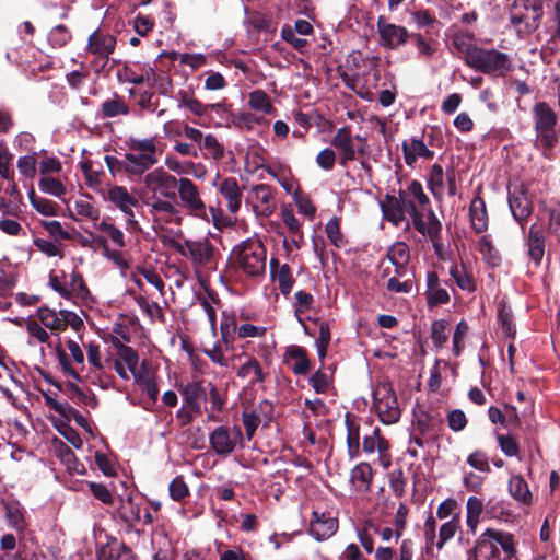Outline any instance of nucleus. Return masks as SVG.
<instances>
[{"mask_svg":"<svg viewBox=\"0 0 560 560\" xmlns=\"http://www.w3.org/2000/svg\"><path fill=\"white\" fill-rule=\"evenodd\" d=\"M143 182L148 190L153 194L147 207L154 230L171 231L173 226H180L184 214L175 192L179 178L162 167H156L145 174Z\"/></svg>","mask_w":560,"mask_h":560,"instance_id":"obj_1","label":"nucleus"},{"mask_svg":"<svg viewBox=\"0 0 560 560\" xmlns=\"http://www.w3.org/2000/svg\"><path fill=\"white\" fill-rule=\"evenodd\" d=\"M159 142L156 136L150 138L130 137L126 141L130 151L127 153V170L129 175L141 176L159 162V155L161 153Z\"/></svg>","mask_w":560,"mask_h":560,"instance_id":"obj_2","label":"nucleus"},{"mask_svg":"<svg viewBox=\"0 0 560 560\" xmlns=\"http://www.w3.org/2000/svg\"><path fill=\"white\" fill-rule=\"evenodd\" d=\"M230 259L250 277H258L266 270V248L255 238L245 240L236 245L230 254Z\"/></svg>","mask_w":560,"mask_h":560,"instance_id":"obj_3","label":"nucleus"},{"mask_svg":"<svg viewBox=\"0 0 560 560\" xmlns=\"http://www.w3.org/2000/svg\"><path fill=\"white\" fill-rule=\"evenodd\" d=\"M465 62L486 74H504L511 70L510 57L495 49L469 48L465 55Z\"/></svg>","mask_w":560,"mask_h":560,"instance_id":"obj_4","label":"nucleus"},{"mask_svg":"<svg viewBox=\"0 0 560 560\" xmlns=\"http://www.w3.org/2000/svg\"><path fill=\"white\" fill-rule=\"evenodd\" d=\"M535 130L537 133L536 143L545 150H552L558 142L555 131L557 115L545 102L537 103L533 108Z\"/></svg>","mask_w":560,"mask_h":560,"instance_id":"obj_5","label":"nucleus"},{"mask_svg":"<svg viewBox=\"0 0 560 560\" xmlns=\"http://www.w3.org/2000/svg\"><path fill=\"white\" fill-rule=\"evenodd\" d=\"M542 16V4L540 0H514L510 20L520 33L534 32Z\"/></svg>","mask_w":560,"mask_h":560,"instance_id":"obj_6","label":"nucleus"},{"mask_svg":"<svg viewBox=\"0 0 560 560\" xmlns=\"http://www.w3.org/2000/svg\"><path fill=\"white\" fill-rule=\"evenodd\" d=\"M177 194L179 199L178 205L183 214L185 210L194 218L209 220L208 207L201 198V191L190 178H179Z\"/></svg>","mask_w":560,"mask_h":560,"instance_id":"obj_7","label":"nucleus"},{"mask_svg":"<svg viewBox=\"0 0 560 560\" xmlns=\"http://www.w3.org/2000/svg\"><path fill=\"white\" fill-rule=\"evenodd\" d=\"M104 200L113 205L116 209L126 215V230L129 232H140L141 228L136 219L133 208L139 205L138 199L132 196L125 186L113 185L104 195Z\"/></svg>","mask_w":560,"mask_h":560,"instance_id":"obj_8","label":"nucleus"},{"mask_svg":"<svg viewBox=\"0 0 560 560\" xmlns=\"http://www.w3.org/2000/svg\"><path fill=\"white\" fill-rule=\"evenodd\" d=\"M36 317L51 335H59L68 326L78 330L83 325L82 319L68 310L56 311L47 306H40L36 311Z\"/></svg>","mask_w":560,"mask_h":560,"instance_id":"obj_9","label":"nucleus"},{"mask_svg":"<svg viewBox=\"0 0 560 560\" xmlns=\"http://www.w3.org/2000/svg\"><path fill=\"white\" fill-rule=\"evenodd\" d=\"M243 442V433L237 425H220L209 435V443L213 452L220 456H226Z\"/></svg>","mask_w":560,"mask_h":560,"instance_id":"obj_10","label":"nucleus"},{"mask_svg":"<svg viewBox=\"0 0 560 560\" xmlns=\"http://www.w3.org/2000/svg\"><path fill=\"white\" fill-rule=\"evenodd\" d=\"M374 407L380 420L385 424H392L399 420L400 410L397 398L390 386L383 384L374 392Z\"/></svg>","mask_w":560,"mask_h":560,"instance_id":"obj_11","label":"nucleus"},{"mask_svg":"<svg viewBox=\"0 0 560 560\" xmlns=\"http://www.w3.org/2000/svg\"><path fill=\"white\" fill-rule=\"evenodd\" d=\"M176 250L199 267L212 268L213 247L208 240L185 241L175 245Z\"/></svg>","mask_w":560,"mask_h":560,"instance_id":"obj_12","label":"nucleus"},{"mask_svg":"<svg viewBox=\"0 0 560 560\" xmlns=\"http://www.w3.org/2000/svg\"><path fill=\"white\" fill-rule=\"evenodd\" d=\"M377 33L381 46L393 50L405 45L410 37V34L405 26L389 23L384 16H380L377 19Z\"/></svg>","mask_w":560,"mask_h":560,"instance_id":"obj_13","label":"nucleus"},{"mask_svg":"<svg viewBox=\"0 0 560 560\" xmlns=\"http://www.w3.org/2000/svg\"><path fill=\"white\" fill-rule=\"evenodd\" d=\"M447 184L448 195L456 194L455 173L454 171L444 172L440 164H433L428 177V186L436 200H442Z\"/></svg>","mask_w":560,"mask_h":560,"instance_id":"obj_14","label":"nucleus"},{"mask_svg":"<svg viewBox=\"0 0 560 560\" xmlns=\"http://www.w3.org/2000/svg\"><path fill=\"white\" fill-rule=\"evenodd\" d=\"M249 202L256 215L264 218L271 215L277 208L271 188L264 184L256 185L250 189Z\"/></svg>","mask_w":560,"mask_h":560,"instance_id":"obj_15","label":"nucleus"},{"mask_svg":"<svg viewBox=\"0 0 560 560\" xmlns=\"http://www.w3.org/2000/svg\"><path fill=\"white\" fill-rule=\"evenodd\" d=\"M362 450L366 454H373L375 451L378 453V463L387 469L392 465V455L389 452L388 441L381 435L378 428H375L371 435L363 438Z\"/></svg>","mask_w":560,"mask_h":560,"instance_id":"obj_16","label":"nucleus"},{"mask_svg":"<svg viewBox=\"0 0 560 560\" xmlns=\"http://www.w3.org/2000/svg\"><path fill=\"white\" fill-rule=\"evenodd\" d=\"M330 143L335 149L338 150L340 163L342 165H346L349 161H353L355 159L357 152L360 154L365 153L363 148H354L351 131L348 127L337 129Z\"/></svg>","mask_w":560,"mask_h":560,"instance_id":"obj_17","label":"nucleus"},{"mask_svg":"<svg viewBox=\"0 0 560 560\" xmlns=\"http://www.w3.org/2000/svg\"><path fill=\"white\" fill-rule=\"evenodd\" d=\"M338 528V521L330 513L313 512V517L310 522V534L316 540H325L331 537Z\"/></svg>","mask_w":560,"mask_h":560,"instance_id":"obj_18","label":"nucleus"},{"mask_svg":"<svg viewBox=\"0 0 560 560\" xmlns=\"http://www.w3.org/2000/svg\"><path fill=\"white\" fill-rule=\"evenodd\" d=\"M14 323L24 327L26 330L27 345L34 346L36 343H40L46 345L48 348H52L51 334L37 318H21L15 319Z\"/></svg>","mask_w":560,"mask_h":560,"instance_id":"obj_19","label":"nucleus"},{"mask_svg":"<svg viewBox=\"0 0 560 560\" xmlns=\"http://www.w3.org/2000/svg\"><path fill=\"white\" fill-rule=\"evenodd\" d=\"M412 224L419 233L428 236L433 243L440 240L442 224L431 208L415 218Z\"/></svg>","mask_w":560,"mask_h":560,"instance_id":"obj_20","label":"nucleus"},{"mask_svg":"<svg viewBox=\"0 0 560 560\" xmlns=\"http://www.w3.org/2000/svg\"><path fill=\"white\" fill-rule=\"evenodd\" d=\"M116 38L100 30L94 31L88 40L86 51L103 59H107L114 51Z\"/></svg>","mask_w":560,"mask_h":560,"instance_id":"obj_21","label":"nucleus"},{"mask_svg":"<svg viewBox=\"0 0 560 560\" xmlns=\"http://www.w3.org/2000/svg\"><path fill=\"white\" fill-rule=\"evenodd\" d=\"M236 376L244 381L249 387L262 384L267 378L260 363L254 357L245 355V361L236 371Z\"/></svg>","mask_w":560,"mask_h":560,"instance_id":"obj_22","label":"nucleus"},{"mask_svg":"<svg viewBox=\"0 0 560 560\" xmlns=\"http://www.w3.org/2000/svg\"><path fill=\"white\" fill-rule=\"evenodd\" d=\"M401 149L405 163L408 166H413L418 159L431 160L434 156V152L427 147L422 139L417 137L402 141Z\"/></svg>","mask_w":560,"mask_h":560,"instance_id":"obj_23","label":"nucleus"},{"mask_svg":"<svg viewBox=\"0 0 560 560\" xmlns=\"http://www.w3.org/2000/svg\"><path fill=\"white\" fill-rule=\"evenodd\" d=\"M509 206L514 219L520 223H523L532 212V202L523 188H515L510 192Z\"/></svg>","mask_w":560,"mask_h":560,"instance_id":"obj_24","label":"nucleus"},{"mask_svg":"<svg viewBox=\"0 0 560 560\" xmlns=\"http://www.w3.org/2000/svg\"><path fill=\"white\" fill-rule=\"evenodd\" d=\"M180 394L184 398L185 406L190 413H201V401L206 400L207 394L205 388L198 382H190L186 384L182 389Z\"/></svg>","mask_w":560,"mask_h":560,"instance_id":"obj_25","label":"nucleus"},{"mask_svg":"<svg viewBox=\"0 0 560 560\" xmlns=\"http://www.w3.org/2000/svg\"><path fill=\"white\" fill-rule=\"evenodd\" d=\"M219 192L225 199L231 213H236L242 205V191L235 178H224L219 185Z\"/></svg>","mask_w":560,"mask_h":560,"instance_id":"obj_26","label":"nucleus"},{"mask_svg":"<svg viewBox=\"0 0 560 560\" xmlns=\"http://www.w3.org/2000/svg\"><path fill=\"white\" fill-rule=\"evenodd\" d=\"M69 217L77 221L96 222L100 219V210L91 201L84 198L75 199L72 206H68Z\"/></svg>","mask_w":560,"mask_h":560,"instance_id":"obj_27","label":"nucleus"},{"mask_svg":"<svg viewBox=\"0 0 560 560\" xmlns=\"http://www.w3.org/2000/svg\"><path fill=\"white\" fill-rule=\"evenodd\" d=\"M345 423L347 427V451L349 457L353 459L360 455V422L355 416L347 413Z\"/></svg>","mask_w":560,"mask_h":560,"instance_id":"obj_28","label":"nucleus"},{"mask_svg":"<svg viewBox=\"0 0 560 560\" xmlns=\"http://www.w3.org/2000/svg\"><path fill=\"white\" fill-rule=\"evenodd\" d=\"M380 206L384 219L392 222L395 226H399L405 221V213L398 196L386 195L381 200Z\"/></svg>","mask_w":560,"mask_h":560,"instance_id":"obj_29","label":"nucleus"},{"mask_svg":"<svg viewBox=\"0 0 560 560\" xmlns=\"http://www.w3.org/2000/svg\"><path fill=\"white\" fill-rule=\"evenodd\" d=\"M373 470L368 463H360L351 470V483L355 491L368 492L371 489Z\"/></svg>","mask_w":560,"mask_h":560,"instance_id":"obj_30","label":"nucleus"},{"mask_svg":"<svg viewBox=\"0 0 560 560\" xmlns=\"http://www.w3.org/2000/svg\"><path fill=\"white\" fill-rule=\"evenodd\" d=\"M469 215L471 226L477 233L485 232L488 229V214L486 203L482 198L475 197L471 200Z\"/></svg>","mask_w":560,"mask_h":560,"instance_id":"obj_31","label":"nucleus"},{"mask_svg":"<svg viewBox=\"0 0 560 560\" xmlns=\"http://www.w3.org/2000/svg\"><path fill=\"white\" fill-rule=\"evenodd\" d=\"M483 534L493 541L498 548L500 547L502 549L504 557L512 559L515 556L516 549L512 534L494 528H487Z\"/></svg>","mask_w":560,"mask_h":560,"instance_id":"obj_32","label":"nucleus"},{"mask_svg":"<svg viewBox=\"0 0 560 560\" xmlns=\"http://www.w3.org/2000/svg\"><path fill=\"white\" fill-rule=\"evenodd\" d=\"M234 125L242 130L254 131L257 130L258 127H268L269 121L265 116L255 112L243 110L236 114Z\"/></svg>","mask_w":560,"mask_h":560,"instance_id":"obj_33","label":"nucleus"},{"mask_svg":"<svg viewBox=\"0 0 560 560\" xmlns=\"http://www.w3.org/2000/svg\"><path fill=\"white\" fill-rule=\"evenodd\" d=\"M248 106L253 112L262 116L276 114L270 96L262 90H255L249 93Z\"/></svg>","mask_w":560,"mask_h":560,"instance_id":"obj_34","label":"nucleus"},{"mask_svg":"<svg viewBox=\"0 0 560 560\" xmlns=\"http://www.w3.org/2000/svg\"><path fill=\"white\" fill-rule=\"evenodd\" d=\"M476 560H501V551L483 533L479 536L475 546Z\"/></svg>","mask_w":560,"mask_h":560,"instance_id":"obj_35","label":"nucleus"},{"mask_svg":"<svg viewBox=\"0 0 560 560\" xmlns=\"http://www.w3.org/2000/svg\"><path fill=\"white\" fill-rule=\"evenodd\" d=\"M287 357L294 361L292 371L298 375H306L311 370V362L304 348L291 346L287 349Z\"/></svg>","mask_w":560,"mask_h":560,"instance_id":"obj_36","label":"nucleus"},{"mask_svg":"<svg viewBox=\"0 0 560 560\" xmlns=\"http://www.w3.org/2000/svg\"><path fill=\"white\" fill-rule=\"evenodd\" d=\"M117 348V359H120V362L126 365L129 372L133 375L136 382L140 381V373L138 371L139 355L138 353L128 346H125L120 342L116 345Z\"/></svg>","mask_w":560,"mask_h":560,"instance_id":"obj_37","label":"nucleus"},{"mask_svg":"<svg viewBox=\"0 0 560 560\" xmlns=\"http://www.w3.org/2000/svg\"><path fill=\"white\" fill-rule=\"evenodd\" d=\"M483 510V502L478 497H469L466 502V525L472 534L476 533L479 518Z\"/></svg>","mask_w":560,"mask_h":560,"instance_id":"obj_38","label":"nucleus"},{"mask_svg":"<svg viewBox=\"0 0 560 560\" xmlns=\"http://www.w3.org/2000/svg\"><path fill=\"white\" fill-rule=\"evenodd\" d=\"M545 253L542 233L532 226L528 233V254L536 265H539Z\"/></svg>","mask_w":560,"mask_h":560,"instance_id":"obj_39","label":"nucleus"},{"mask_svg":"<svg viewBox=\"0 0 560 560\" xmlns=\"http://www.w3.org/2000/svg\"><path fill=\"white\" fill-rule=\"evenodd\" d=\"M25 511L18 502L7 503L5 505V518L8 524L19 530L23 532L26 527Z\"/></svg>","mask_w":560,"mask_h":560,"instance_id":"obj_40","label":"nucleus"},{"mask_svg":"<svg viewBox=\"0 0 560 560\" xmlns=\"http://www.w3.org/2000/svg\"><path fill=\"white\" fill-rule=\"evenodd\" d=\"M460 527V516L459 514H454L451 520L443 523L440 527L436 547L442 549L443 546L452 539Z\"/></svg>","mask_w":560,"mask_h":560,"instance_id":"obj_41","label":"nucleus"},{"mask_svg":"<svg viewBox=\"0 0 560 560\" xmlns=\"http://www.w3.org/2000/svg\"><path fill=\"white\" fill-rule=\"evenodd\" d=\"M450 275L455 283L464 291L474 292L476 283L474 277L467 272L464 266L453 265L450 269Z\"/></svg>","mask_w":560,"mask_h":560,"instance_id":"obj_42","label":"nucleus"},{"mask_svg":"<svg viewBox=\"0 0 560 560\" xmlns=\"http://www.w3.org/2000/svg\"><path fill=\"white\" fill-rule=\"evenodd\" d=\"M510 494L523 503H530L532 494L526 481L518 475L512 476L509 481Z\"/></svg>","mask_w":560,"mask_h":560,"instance_id":"obj_43","label":"nucleus"},{"mask_svg":"<svg viewBox=\"0 0 560 560\" xmlns=\"http://www.w3.org/2000/svg\"><path fill=\"white\" fill-rule=\"evenodd\" d=\"M387 256L397 269L404 268L409 261V247L404 242H397L388 249Z\"/></svg>","mask_w":560,"mask_h":560,"instance_id":"obj_44","label":"nucleus"},{"mask_svg":"<svg viewBox=\"0 0 560 560\" xmlns=\"http://www.w3.org/2000/svg\"><path fill=\"white\" fill-rule=\"evenodd\" d=\"M310 385L315 393L325 394L332 384V373L324 369H318L308 380Z\"/></svg>","mask_w":560,"mask_h":560,"instance_id":"obj_45","label":"nucleus"},{"mask_svg":"<svg viewBox=\"0 0 560 560\" xmlns=\"http://www.w3.org/2000/svg\"><path fill=\"white\" fill-rule=\"evenodd\" d=\"M52 407L59 415L63 416L67 419L74 420V422L78 425L91 432V427L89 424L88 419L68 404L55 402Z\"/></svg>","mask_w":560,"mask_h":560,"instance_id":"obj_46","label":"nucleus"},{"mask_svg":"<svg viewBox=\"0 0 560 560\" xmlns=\"http://www.w3.org/2000/svg\"><path fill=\"white\" fill-rule=\"evenodd\" d=\"M38 186L43 192L60 199H62L67 191L66 186L59 179L51 176H43L39 179Z\"/></svg>","mask_w":560,"mask_h":560,"instance_id":"obj_47","label":"nucleus"},{"mask_svg":"<svg viewBox=\"0 0 560 560\" xmlns=\"http://www.w3.org/2000/svg\"><path fill=\"white\" fill-rule=\"evenodd\" d=\"M450 325L444 319L434 320L431 325V339L435 347L442 348L447 342Z\"/></svg>","mask_w":560,"mask_h":560,"instance_id":"obj_48","label":"nucleus"},{"mask_svg":"<svg viewBox=\"0 0 560 560\" xmlns=\"http://www.w3.org/2000/svg\"><path fill=\"white\" fill-rule=\"evenodd\" d=\"M199 149L205 150L206 155L212 158L215 161H219L224 156L223 145L219 142L218 138L212 133H208L205 136L203 141Z\"/></svg>","mask_w":560,"mask_h":560,"instance_id":"obj_49","label":"nucleus"},{"mask_svg":"<svg viewBox=\"0 0 560 560\" xmlns=\"http://www.w3.org/2000/svg\"><path fill=\"white\" fill-rule=\"evenodd\" d=\"M273 278L278 282V287L283 295H288L293 287V278L291 269L288 265H282L273 272Z\"/></svg>","mask_w":560,"mask_h":560,"instance_id":"obj_50","label":"nucleus"},{"mask_svg":"<svg viewBox=\"0 0 560 560\" xmlns=\"http://www.w3.org/2000/svg\"><path fill=\"white\" fill-rule=\"evenodd\" d=\"M282 220L290 232L293 234L291 241L292 245L296 248L300 247L303 236L300 231V222L291 210H284L282 212Z\"/></svg>","mask_w":560,"mask_h":560,"instance_id":"obj_51","label":"nucleus"},{"mask_svg":"<svg viewBox=\"0 0 560 560\" xmlns=\"http://www.w3.org/2000/svg\"><path fill=\"white\" fill-rule=\"evenodd\" d=\"M81 170L84 174L86 185L90 188H96L101 184V177L103 175L101 166L95 167L92 161H85L81 163Z\"/></svg>","mask_w":560,"mask_h":560,"instance_id":"obj_52","label":"nucleus"},{"mask_svg":"<svg viewBox=\"0 0 560 560\" xmlns=\"http://www.w3.org/2000/svg\"><path fill=\"white\" fill-rule=\"evenodd\" d=\"M71 33L65 25L52 27L48 34V42L55 48H61L71 39Z\"/></svg>","mask_w":560,"mask_h":560,"instance_id":"obj_53","label":"nucleus"},{"mask_svg":"<svg viewBox=\"0 0 560 560\" xmlns=\"http://www.w3.org/2000/svg\"><path fill=\"white\" fill-rule=\"evenodd\" d=\"M97 230L106 233L114 245H116L119 248H122L126 246L125 242V235L120 229H118L116 225L107 222L102 221L98 224L95 225Z\"/></svg>","mask_w":560,"mask_h":560,"instance_id":"obj_54","label":"nucleus"},{"mask_svg":"<svg viewBox=\"0 0 560 560\" xmlns=\"http://www.w3.org/2000/svg\"><path fill=\"white\" fill-rule=\"evenodd\" d=\"M56 352H57L59 365H60L63 374L70 378H72L75 382H81V380H82L81 372L78 369H75L74 366H72L66 351L59 347H56Z\"/></svg>","mask_w":560,"mask_h":560,"instance_id":"obj_55","label":"nucleus"},{"mask_svg":"<svg viewBox=\"0 0 560 560\" xmlns=\"http://www.w3.org/2000/svg\"><path fill=\"white\" fill-rule=\"evenodd\" d=\"M119 513L121 518L128 523L141 522V510L130 498L122 502Z\"/></svg>","mask_w":560,"mask_h":560,"instance_id":"obj_56","label":"nucleus"},{"mask_svg":"<svg viewBox=\"0 0 560 560\" xmlns=\"http://www.w3.org/2000/svg\"><path fill=\"white\" fill-rule=\"evenodd\" d=\"M495 439L504 455L509 457H515L518 455V442L513 435L497 433Z\"/></svg>","mask_w":560,"mask_h":560,"instance_id":"obj_57","label":"nucleus"},{"mask_svg":"<svg viewBox=\"0 0 560 560\" xmlns=\"http://www.w3.org/2000/svg\"><path fill=\"white\" fill-rule=\"evenodd\" d=\"M467 464L471 468H474L480 472H490L491 471L489 458H488L487 454L480 450H477L468 455Z\"/></svg>","mask_w":560,"mask_h":560,"instance_id":"obj_58","label":"nucleus"},{"mask_svg":"<svg viewBox=\"0 0 560 560\" xmlns=\"http://www.w3.org/2000/svg\"><path fill=\"white\" fill-rule=\"evenodd\" d=\"M68 282V288L71 291V298L75 295L80 299H85L89 295V290L85 285V282L83 280V277L79 273L73 271L70 275V279Z\"/></svg>","mask_w":560,"mask_h":560,"instance_id":"obj_59","label":"nucleus"},{"mask_svg":"<svg viewBox=\"0 0 560 560\" xmlns=\"http://www.w3.org/2000/svg\"><path fill=\"white\" fill-rule=\"evenodd\" d=\"M30 200L33 208L40 214L47 217L56 215V202L42 197H36L34 192L30 195Z\"/></svg>","mask_w":560,"mask_h":560,"instance_id":"obj_60","label":"nucleus"},{"mask_svg":"<svg viewBox=\"0 0 560 560\" xmlns=\"http://www.w3.org/2000/svg\"><path fill=\"white\" fill-rule=\"evenodd\" d=\"M102 113L105 117H115L118 115H127L128 106L118 98L107 100L102 105Z\"/></svg>","mask_w":560,"mask_h":560,"instance_id":"obj_61","label":"nucleus"},{"mask_svg":"<svg viewBox=\"0 0 560 560\" xmlns=\"http://www.w3.org/2000/svg\"><path fill=\"white\" fill-rule=\"evenodd\" d=\"M478 248L483 259L489 264L495 266L500 262L499 253L487 236L480 238Z\"/></svg>","mask_w":560,"mask_h":560,"instance_id":"obj_62","label":"nucleus"},{"mask_svg":"<svg viewBox=\"0 0 560 560\" xmlns=\"http://www.w3.org/2000/svg\"><path fill=\"white\" fill-rule=\"evenodd\" d=\"M405 192L412 197L420 207H424L430 203V199L424 192L422 184L418 180L410 182Z\"/></svg>","mask_w":560,"mask_h":560,"instance_id":"obj_63","label":"nucleus"},{"mask_svg":"<svg viewBox=\"0 0 560 560\" xmlns=\"http://www.w3.org/2000/svg\"><path fill=\"white\" fill-rule=\"evenodd\" d=\"M154 24V19L141 13L136 15L132 23L135 32L140 36L148 35L153 30Z\"/></svg>","mask_w":560,"mask_h":560,"instance_id":"obj_64","label":"nucleus"}]
</instances>
